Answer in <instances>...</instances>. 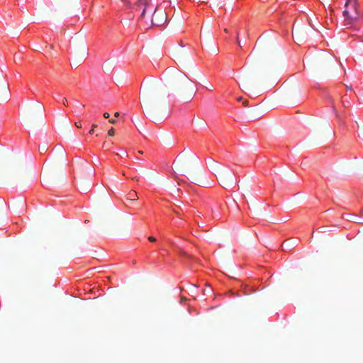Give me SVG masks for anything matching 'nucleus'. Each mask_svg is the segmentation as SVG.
Instances as JSON below:
<instances>
[{"label": "nucleus", "mask_w": 363, "mask_h": 363, "mask_svg": "<svg viewBox=\"0 0 363 363\" xmlns=\"http://www.w3.org/2000/svg\"><path fill=\"white\" fill-rule=\"evenodd\" d=\"M159 1L160 0H148L147 2H151V3H155V2H157V4L159 3Z\"/></svg>", "instance_id": "obj_24"}, {"label": "nucleus", "mask_w": 363, "mask_h": 363, "mask_svg": "<svg viewBox=\"0 0 363 363\" xmlns=\"http://www.w3.org/2000/svg\"><path fill=\"white\" fill-rule=\"evenodd\" d=\"M44 112V106L42 104L38 102L33 107L31 118L34 121H40L43 122Z\"/></svg>", "instance_id": "obj_8"}, {"label": "nucleus", "mask_w": 363, "mask_h": 363, "mask_svg": "<svg viewBox=\"0 0 363 363\" xmlns=\"http://www.w3.org/2000/svg\"><path fill=\"white\" fill-rule=\"evenodd\" d=\"M196 159L197 157L194 155L187 157H182L180 155H179L177 157V160L174 161L173 164H175L176 167L183 170L187 162H190L191 160H196Z\"/></svg>", "instance_id": "obj_9"}, {"label": "nucleus", "mask_w": 363, "mask_h": 363, "mask_svg": "<svg viewBox=\"0 0 363 363\" xmlns=\"http://www.w3.org/2000/svg\"><path fill=\"white\" fill-rule=\"evenodd\" d=\"M224 31H225V33H228V30L225 28V29L224 30Z\"/></svg>", "instance_id": "obj_29"}, {"label": "nucleus", "mask_w": 363, "mask_h": 363, "mask_svg": "<svg viewBox=\"0 0 363 363\" xmlns=\"http://www.w3.org/2000/svg\"><path fill=\"white\" fill-rule=\"evenodd\" d=\"M62 103H63V104H64L65 106H67V104H68V101H67V99H66V98H63V99H62Z\"/></svg>", "instance_id": "obj_18"}, {"label": "nucleus", "mask_w": 363, "mask_h": 363, "mask_svg": "<svg viewBox=\"0 0 363 363\" xmlns=\"http://www.w3.org/2000/svg\"><path fill=\"white\" fill-rule=\"evenodd\" d=\"M138 199V196L137 195V193L132 190L127 194V200L130 201V202L137 201Z\"/></svg>", "instance_id": "obj_12"}, {"label": "nucleus", "mask_w": 363, "mask_h": 363, "mask_svg": "<svg viewBox=\"0 0 363 363\" xmlns=\"http://www.w3.org/2000/svg\"><path fill=\"white\" fill-rule=\"evenodd\" d=\"M114 116H116V117H118V116H119V113H118V112H116V113H114Z\"/></svg>", "instance_id": "obj_26"}, {"label": "nucleus", "mask_w": 363, "mask_h": 363, "mask_svg": "<svg viewBox=\"0 0 363 363\" xmlns=\"http://www.w3.org/2000/svg\"><path fill=\"white\" fill-rule=\"evenodd\" d=\"M183 50L182 48H181L179 50H178V52H177L176 55H175V57L177 58V60L180 62H183V61L184 60V58L183 57Z\"/></svg>", "instance_id": "obj_14"}, {"label": "nucleus", "mask_w": 363, "mask_h": 363, "mask_svg": "<svg viewBox=\"0 0 363 363\" xmlns=\"http://www.w3.org/2000/svg\"><path fill=\"white\" fill-rule=\"evenodd\" d=\"M172 83L175 89L188 91L189 100L193 98L196 92L192 81L183 72H177L172 77Z\"/></svg>", "instance_id": "obj_3"}, {"label": "nucleus", "mask_w": 363, "mask_h": 363, "mask_svg": "<svg viewBox=\"0 0 363 363\" xmlns=\"http://www.w3.org/2000/svg\"><path fill=\"white\" fill-rule=\"evenodd\" d=\"M237 43L239 46H241L240 41L239 40L238 34L237 35V39H236Z\"/></svg>", "instance_id": "obj_22"}, {"label": "nucleus", "mask_w": 363, "mask_h": 363, "mask_svg": "<svg viewBox=\"0 0 363 363\" xmlns=\"http://www.w3.org/2000/svg\"><path fill=\"white\" fill-rule=\"evenodd\" d=\"M213 173L216 175L219 184L224 187L230 186L235 183L234 172L228 166L220 164Z\"/></svg>", "instance_id": "obj_5"}, {"label": "nucleus", "mask_w": 363, "mask_h": 363, "mask_svg": "<svg viewBox=\"0 0 363 363\" xmlns=\"http://www.w3.org/2000/svg\"><path fill=\"white\" fill-rule=\"evenodd\" d=\"M242 97H238V98L237 99V100H238V101H242Z\"/></svg>", "instance_id": "obj_27"}, {"label": "nucleus", "mask_w": 363, "mask_h": 363, "mask_svg": "<svg viewBox=\"0 0 363 363\" xmlns=\"http://www.w3.org/2000/svg\"><path fill=\"white\" fill-rule=\"evenodd\" d=\"M206 89L212 91V86L209 84L203 86Z\"/></svg>", "instance_id": "obj_19"}, {"label": "nucleus", "mask_w": 363, "mask_h": 363, "mask_svg": "<svg viewBox=\"0 0 363 363\" xmlns=\"http://www.w3.org/2000/svg\"><path fill=\"white\" fill-rule=\"evenodd\" d=\"M362 214H363V210H362Z\"/></svg>", "instance_id": "obj_31"}, {"label": "nucleus", "mask_w": 363, "mask_h": 363, "mask_svg": "<svg viewBox=\"0 0 363 363\" xmlns=\"http://www.w3.org/2000/svg\"><path fill=\"white\" fill-rule=\"evenodd\" d=\"M114 133H115V130L113 128H111L108 131V135L109 136H113L114 135Z\"/></svg>", "instance_id": "obj_15"}, {"label": "nucleus", "mask_w": 363, "mask_h": 363, "mask_svg": "<svg viewBox=\"0 0 363 363\" xmlns=\"http://www.w3.org/2000/svg\"><path fill=\"white\" fill-rule=\"evenodd\" d=\"M10 96V90L9 84L6 80H4L0 84V101L8 100Z\"/></svg>", "instance_id": "obj_10"}, {"label": "nucleus", "mask_w": 363, "mask_h": 363, "mask_svg": "<svg viewBox=\"0 0 363 363\" xmlns=\"http://www.w3.org/2000/svg\"><path fill=\"white\" fill-rule=\"evenodd\" d=\"M138 153L142 155V154H143V151H138Z\"/></svg>", "instance_id": "obj_28"}, {"label": "nucleus", "mask_w": 363, "mask_h": 363, "mask_svg": "<svg viewBox=\"0 0 363 363\" xmlns=\"http://www.w3.org/2000/svg\"><path fill=\"white\" fill-rule=\"evenodd\" d=\"M155 9V4L151 2H145L144 5V8L140 16V26L145 28V29H149L147 28V22L152 20V15L153 14V11Z\"/></svg>", "instance_id": "obj_7"}, {"label": "nucleus", "mask_w": 363, "mask_h": 363, "mask_svg": "<svg viewBox=\"0 0 363 363\" xmlns=\"http://www.w3.org/2000/svg\"><path fill=\"white\" fill-rule=\"evenodd\" d=\"M306 36H307L306 31H305L303 30H297L296 39V40L300 41L302 38H305Z\"/></svg>", "instance_id": "obj_13"}, {"label": "nucleus", "mask_w": 363, "mask_h": 363, "mask_svg": "<svg viewBox=\"0 0 363 363\" xmlns=\"http://www.w3.org/2000/svg\"><path fill=\"white\" fill-rule=\"evenodd\" d=\"M148 240L150 241V242H155L156 241V238L155 237L150 236V237H148Z\"/></svg>", "instance_id": "obj_17"}, {"label": "nucleus", "mask_w": 363, "mask_h": 363, "mask_svg": "<svg viewBox=\"0 0 363 363\" xmlns=\"http://www.w3.org/2000/svg\"><path fill=\"white\" fill-rule=\"evenodd\" d=\"M109 123H113H113H116V120H114V119H110V120H109Z\"/></svg>", "instance_id": "obj_25"}, {"label": "nucleus", "mask_w": 363, "mask_h": 363, "mask_svg": "<svg viewBox=\"0 0 363 363\" xmlns=\"http://www.w3.org/2000/svg\"><path fill=\"white\" fill-rule=\"evenodd\" d=\"M155 4V9L152 15V20L147 21V28L154 26H161L167 21V14L162 7L157 6V2Z\"/></svg>", "instance_id": "obj_6"}, {"label": "nucleus", "mask_w": 363, "mask_h": 363, "mask_svg": "<svg viewBox=\"0 0 363 363\" xmlns=\"http://www.w3.org/2000/svg\"><path fill=\"white\" fill-rule=\"evenodd\" d=\"M75 125L79 128H82V124L79 122H76L75 123Z\"/></svg>", "instance_id": "obj_21"}, {"label": "nucleus", "mask_w": 363, "mask_h": 363, "mask_svg": "<svg viewBox=\"0 0 363 363\" xmlns=\"http://www.w3.org/2000/svg\"><path fill=\"white\" fill-rule=\"evenodd\" d=\"M21 164V159L5 146L0 145V165L13 169Z\"/></svg>", "instance_id": "obj_4"}, {"label": "nucleus", "mask_w": 363, "mask_h": 363, "mask_svg": "<svg viewBox=\"0 0 363 363\" xmlns=\"http://www.w3.org/2000/svg\"><path fill=\"white\" fill-rule=\"evenodd\" d=\"M207 164L212 172L215 171V169L218 167V166L220 164L216 160H214L213 158H208L207 160Z\"/></svg>", "instance_id": "obj_11"}, {"label": "nucleus", "mask_w": 363, "mask_h": 363, "mask_svg": "<svg viewBox=\"0 0 363 363\" xmlns=\"http://www.w3.org/2000/svg\"><path fill=\"white\" fill-rule=\"evenodd\" d=\"M242 104L245 106H247L248 105V101L247 100H244L242 101Z\"/></svg>", "instance_id": "obj_23"}, {"label": "nucleus", "mask_w": 363, "mask_h": 363, "mask_svg": "<svg viewBox=\"0 0 363 363\" xmlns=\"http://www.w3.org/2000/svg\"><path fill=\"white\" fill-rule=\"evenodd\" d=\"M50 48H51V49H52V48H53V45H50Z\"/></svg>", "instance_id": "obj_30"}, {"label": "nucleus", "mask_w": 363, "mask_h": 363, "mask_svg": "<svg viewBox=\"0 0 363 363\" xmlns=\"http://www.w3.org/2000/svg\"><path fill=\"white\" fill-rule=\"evenodd\" d=\"M96 127H97L96 124H93L91 130H89V133L93 134L94 132V128H96Z\"/></svg>", "instance_id": "obj_16"}, {"label": "nucleus", "mask_w": 363, "mask_h": 363, "mask_svg": "<svg viewBox=\"0 0 363 363\" xmlns=\"http://www.w3.org/2000/svg\"><path fill=\"white\" fill-rule=\"evenodd\" d=\"M109 116H110V115H109V113H108L105 112V113H104V117L105 118H109Z\"/></svg>", "instance_id": "obj_20"}, {"label": "nucleus", "mask_w": 363, "mask_h": 363, "mask_svg": "<svg viewBox=\"0 0 363 363\" xmlns=\"http://www.w3.org/2000/svg\"><path fill=\"white\" fill-rule=\"evenodd\" d=\"M157 85L155 81L147 80L142 84L140 90V96H142L144 104V113L154 122H157L163 118L160 116L152 102V96L157 89Z\"/></svg>", "instance_id": "obj_1"}, {"label": "nucleus", "mask_w": 363, "mask_h": 363, "mask_svg": "<svg viewBox=\"0 0 363 363\" xmlns=\"http://www.w3.org/2000/svg\"><path fill=\"white\" fill-rule=\"evenodd\" d=\"M343 23L348 27L363 23L357 0H346L342 11Z\"/></svg>", "instance_id": "obj_2"}]
</instances>
